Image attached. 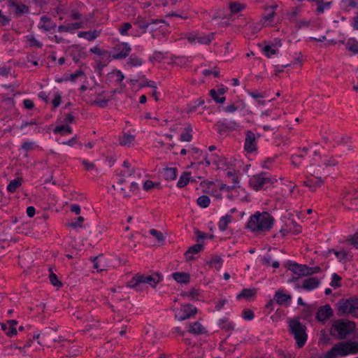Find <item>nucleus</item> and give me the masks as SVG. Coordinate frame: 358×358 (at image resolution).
Listing matches in <instances>:
<instances>
[{"label":"nucleus","instance_id":"obj_35","mask_svg":"<svg viewBox=\"0 0 358 358\" xmlns=\"http://www.w3.org/2000/svg\"><path fill=\"white\" fill-rule=\"evenodd\" d=\"M210 200L208 196L203 195L197 199L196 203L201 208H207L210 204Z\"/></svg>","mask_w":358,"mask_h":358},{"label":"nucleus","instance_id":"obj_15","mask_svg":"<svg viewBox=\"0 0 358 358\" xmlns=\"http://www.w3.org/2000/svg\"><path fill=\"white\" fill-rule=\"evenodd\" d=\"M9 5L15 8V14L17 16L29 13V7L24 3H18L17 0H9Z\"/></svg>","mask_w":358,"mask_h":358},{"label":"nucleus","instance_id":"obj_44","mask_svg":"<svg viewBox=\"0 0 358 358\" xmlns=\"http://www.w3.org/2000/svg\"><path fill=\"white\" fill-rule=\"evenodd\" d=\"M49 278H50V281L52 285L56 286V287H62V282L58 280L56 274L51 272Z\"/></svg>","mask_w":358,"mask_h":358},{"label":"nucleus","instance_id":"obj_19","mask_svg":"<svg viewBox=\"0 0 358 358\" xmlns=\"http://www.w3.org/2000/svg\"><path fill=\"white\" fill-rule=\"evenodd\" d=\"M203 248V245L200 243H197L194 245L188 248V250L185 252V255L186 257V260L187 262L193 260L194 258L191 254H197L199 253Z\"/></svg>","mask_w":358,"mask_h":358},{"label":"nucleus","instance_id":"obj_9","mask_svg":"<svg viewBox=\"0 0 358 358\" xmlns=\"http://www.w3.org/2000/svg\"><path fill=\"white\" fill-rule=\"evenodd\" d=\"M333 315V310L329 304L320 306L317 311L316 318L320 322H324Z\"/></svg>","mask_w":358,"mask_h":358},{"label":"nucleus","instance_id":"obj_30","mask_svg":"<svg viewBox=\"0 0 358 358\" xmlns=\"http://www.w3.org/2000/svg\"><path fill=\"white\" fill-rule=\"evenodd\" d=\"M177 177V169L176 168H165L164 178L166 180H173Z\"/></svg>","mask_w":358,"mask_h":358},{"label":"nucleus","instance_id":"obj_10","mask_svg":"<svg viewBox=\"0 0 358 358\" xmlns=\"http://www.w3.org/2000/svg\"><path fill=\"white\" fill-rule=\"evenodd\" d=\"M287 266L289 270L298 275H308L309 271H310L308 266L296 262H289Z\"/></svg>","mask_w":358,"mask_h":358},{"label":"nucleus","instance_id":"obj_57","mask_svg":"<svg viewBox=\"0 0 358 358\" xmlns=\"http://www.w3.org/2000/svg\"><path fill=\"white\" fill-rule=\"evenodd\" d=\"M90 52H92V53H94V54H96V55H106L107 53L106 51L105 50H101L99 47L97 46H95L92 48L90 49Z\"/></svg>","mask_w":358,"mask_h":358},{"label":"nucleus","instance_id":"obj_14","mask_svg":"<svg viewBox=\"0 0 358 358\" xmlns=\"http://www.w3.org/2000/svg\"><path fill=\"white\" fill-rule=\"evenodd\" d=\"M180 310L183 313L178 318L180 321L189 319L190 317L194 315L197 312L196 308L190 304L182 305Z\"/></svg>","mask_w":358,"mask_h":358},{"label":"nucleus","instance_id":"obj_31","mask_svg":"<svg viewBox=\"0 0 358 358\" xmlns=\"http://www.w3.org/2000/svg\"><path fill=\"white\" fill-rule=\"evenodd\" d=\"M255 294H256L255 288L243 289L242 290V292L237 296V299H239L243 298V299H249L250 298L255 296Z\"/></svg>","mask_w":358,"mask_h":358},{"label":"nucleus","instance_id":"obj_48","mask_svg":"<svg viewBox=\"0 0 358 358\" xmlns=\"http://www.w3.org/2000/svg\"><path fill=\"white\" fill-rule=\"evenodd\" d=\"M150 234L155 237L158 241L161 242L164 241V235L162 232L157 231V229H152L150 231Z\"/></svg>","mask_w":358,"mask_h":358},{"label":"nucleus","instance_id":"obj_18","mask_svg":"<svg viewBox=\"0 0 358 358\" xmlns=\"http://www.w3.org/2000/svg\"><path fill=\"white\" fill-rule=\"evenodd\" d=\"M315 177L317 178L316 181H313V180L310 179L308 177H307V180L303 182V185L308 187L313 192H315L316 190L317 187H321L324 183V179L319 176Z\"/></svg>","mask_w":358,"mask_h":358},{"label":"nucleus","instance_id":"obj_11","mask_svg":"<svg viewBox=\"0 0 358 358\" xmlns=\"http://www.w3.org/2000/svg\"><path fill=\"white\" fill-rule=\"evenodd\" d=\"M117 52L113 55L115 59H122L126 58L131 51V48L127 43H122L116 47Z\"/></svg>","mask_w":358,"mask_h":358},{"label":"nucleus","instance_id":"obj_12","mask_svg":"<svg viewBox=\"0 0 358 358\" xmlns=\"http://www.w3.org/2000/svg\"><path fill=\"white\" fill-rule=\"evenodd\" d=\"M256 137L255 134L252 131H247L245 132V150L251 152L256 150Z\"/></svg>","mask_w":358,"mask_h":358},{"label":"nucleus","instance_id":"obj_6","mask_svg":"<svg viewBox=\"0 0 358 358\" xmlns=\"http://www.w3.org/2000/svg\"><path fill=\"white\" fill-rule=\"evenodd\" d=\"M337 306L339 315L353 314L358 310V299L355 297L342 299L337 303Z\"/></svg>","mask_w":358,"mask_h":358},{"label":"nucleus","instance_id":"obj_26","mask_svg":"<svg viewBox=\"0 0 358 358\" xmlns=\"http://www.w3.org/2000/svg\"><path fill=\"white\" fill-rule=\"evenodd\" d=\"M99 35V31L94 30L93 31H82L78 34V36L80 38H85V39L92 41L96 38Z\"/></svg>","mask_w":358,"mask_h":358},{"label":"nucleus","instance_id":"obj_29","mask_svg":"<svg viewBox=\"0 0 358 358\" xmlns=\"http://www.w3.org/2000/svg\"><path fill=\"white\" fill-rule=\"evenodd\" d=\"M192 131V129L190 125L186 127L180 135V141L187 142L191 141L192 139V135L191 134Z\"/></svg>","mask_w":358,"mask_h":358},{"label":"nucleus","instance_id":"obj_49","mask_svg":"<svg viewBox=\"0 0 358 358\" xmlns=\"http://www.w3.org/2000/svg\"><path fill=\"white\" fill-rule=\"evenodd\" d=\"M108 100L102 99H96L94 101L92 102V105L98 106L100 108H105L108 106Z\"/></svg>","mask_w":358,"mask_h":358},{"label":"nucleus","instance_id":"obj_5","mask_svg":"<svg viewBox=\"0 0 358 358\" xmlns=\"http://www.w3.org/2000/svg\"><path fill=\"white\" fill-rule=\"evenodd\" d=\"M329 353L341 356L358 353V341L340 342L332 348Z\"/></svg>","mask_w":358,"mask_h":358},{"label":"nucleus","instance_id":"obj_34","mask_svg":"<svg viewBox=\"0 0 358 358\" xmlns=\"http://www.w3.org/2000/svg\"><path fill=\"white\" fill-rule=\"evenodd\" d=\"M214 33H211L209 35L198 36L197 41L201 44L208 45L214 39Z\"/></svg>","mask_w":358,"mask_h":358},{"label":"nucleus","instance_id":"obj_54","mask_svg":"<svg viewBox=\"0 0 358 358\" xmlns=\"http://www.w3.org/2000/svg\"><path fill=\"white\" fill-rule=\"evenodd\" d=\"M243 317L245 320H252L254 318V313L251 310H245L243 313Z\"/></svg>","mask_w":358,"mask_h":358},{"label":"nucleus","instance_id":"obj_63","mask_svg":"<svg viewBox=\"0 0 358 358\" xmlns=\"http://www.w3.org/2000/svg\"><path fill=\"white\" fill-rule=\"evenodd\" d=\"M71 211L75 213L76 215H79L80 213L81 209L79 205L73 204L71 206Z\"/></svg>","mask_w":358,"mask_h":358},{"label":"nucleus","instance_id":"obj_45","mask_svg":"<svg viewBox=\"0 0 358 358\" xmlns=\"http://www.w3.org/2000/svg\"><path fill=\"white\" fill-rule=\"evenodd\" d=\"M131 28V24L129 22L123 23L119 28L120 33L123 36L127 35V31Z\"/></svg>","mask_w":358,"mask_h":358},{"label":"nucleus","instance_id":"obj_32","mask_svg":"<svg viewBox=\"0 0 358 358\" xmlns=\"http://www.w3.org/2000/svg\"><path fill=\"white\" fill-rule=\"evenodd\" d=\"M190 180V173L189 172H184L182 175L180 176L178 182V187H185Z\"/></svg>","mask_w":358,"mask_h":358},{"label":"nucleus","instance_id":"obj_28","mask_svg":"<svg viewBox=\"0 0 358 358\" xmlns=\"http://www.w3.org/2000/svg\"><path fill=\"white\" fill-rule=\"evenodd\" d=\"M22 178H17L15 180H11L7 186V190L9 192H15L17 188L21 186Z\"/></svg>","mask_w":358,"mask_h":358},{"label":"nucleus","instance_id":"obj_39","mask_svg":"<svg viewBox=\"0 0 358 358\" xmlns=\"http://www.w3.org/2000/svg\"><path fill=\"white\" fill-rule=\"evenodd\" d=\"M209 93H210V95L212 97V99L216 103H223L224 102L225 97L224 96L220 97L218 96L219 94L217 93V92L215 90H211Z\"/></svg>","mask_w":358,"mask_h":358},{"label":"nucleus","instance_id":"obj_60","mask_svg":"<svg viewBox=\"0 0 358 358\" xmlns=\"http://www.w3.org/2000/svg\"><path fill=\"white\" fill-rule=\"evenodd\" d=\"M84 75V72L82 70H79L74 73L71 74L70 79L71 81H75L76 78Z\"/></svg>","mask_w":358,"mask_h":358},{"label":"nucleus","instance_id":"obj_3","mask_svg":"<svg viewBox=\"0 0 358 358\" xmlns=\"http://www.w3.org/2000/svg\"><path fill=\"white\" fill-rule=\"evenodd\" d=\"M160 280L161 277L157 273L151 275H144L138 273L127 283V286L131 288H135L137 291H140L141 290V289L139 288L141 284L147 283L155 288Z\"/></svg>","mask_w":358,"mask_h":358},{"label":"nucleus","instance_id":"obj_7","mask_svg":"<svg viewBox=\"0 0 358 358\" xmlns=\"http://www.w3.org/2000/svg\"><path fill=\"white\" fill-rule=\"evenodd\" d=\"M55 329H46L41 334V336H42V338L41 340H39L40 338V336H41V334H34V337L33 338L34 339H37L38 340V343L41 345H43L46 342H48L49 340H50L51 338L55 341V342H59L60 341V339H57L55 336H54V334L55 333Z\"/></svg>","mask_w":358,"mask_h":358},{"label":"nucleus","instance_id":"obj_50","mask_svg":"<svg viewBox=\"0 0 358 358\" xmlns=\"http://www.w3.org/2000/svg\"><path fill=\"white\" fill-rule=\"evenodd\" d=\"M10 21V19L5 15L1 10H0V23L3 26L8 25Z\"/></svg>","mask_w":358,"mask_h":358},{"label":"nucleus","instance_id":"obj_55","mask_svg":"<svg viewBox=\"0 0 358 358\" xmlns=\"http://www.w3.org/2000/svg\"><path fill=\"white\" fill-rule=\"evenodd\" d=\"M268 11V13L264 16L263 19L264 20L265 22H271L275 13V11L273 10V9H271V10Z\"/></svg>","mask_w":358,"mask_h":358},{"label":"nucleus","instance_id":"obj_2","mask_svg":"<svg viewBox=\"0 0 358 358\" xmlns=\"http://www.w3.org/2000/svg\"><path fill=\"white\" fill-rule=\"evenodd\" d=\"M355 329V324L345 320H337L331 325V335L337 339H344L348 335L353 332Z\"/></svg>","mask_w":358,"mask_h":358},{"label":"nucleus","instance_id":"obj_56","mask_svg":"<svg viewBox=\"0 0 358 358\" xmlns=\"http://www.w3.org/2000/svg\"><path fill=\"white\" fill-rule=\"evenodd\" d=\"M238 109V106L235 103H231L224 108V111L227 113H234Z\"/></svg>","mask_w":358,"mask_h":358},{"label":"nucleus","instance_id":"obj_38","mask_svg":"<svg viewBox=\"0 0 358 358\" xmlns=\"http://www.w3.org/2000/svg\"><path fill=\"white\" fill-rule=\"evenodd\" d=\"M287 227H289V230L294 234H298L301 231V226L294 221H292Z\"/></svg>","mask_w":358,"mask_h":358},{"label":"nucleus","instance_id":"obj_24","mask_svg":"<svg viewBox=\"0 0 358 358\" xmlns=\"http://www.w3.org/2000/svg\"><path fill=\"white\" fill-rule=\"evenodd\" d=\"M346 48L353 55L358 54V41L354 38H349L345 44Z\"/></svg>","mask_w":358,"mask_h":358},{"label":"nucleus","instance_id":"obj_58","mask_svg":"<svg viewBox=\"0 0 358 358\" xmlns=\"http://www.w3.org/2000/svg\"><path fill=\"white\" fill-rule=\"evenodd\" d=\"M153 187H155V185H154V182L151 180H148L143 184V189L145 191H148V190L152 189Z\"/></svg>","mask_w":358,"mask_h":358},{"label":"nucleus","instance_id":"obj_52","mask_svg":"<svg viewBox=\"0 0 358 358\" xmlns=\"http://www.w3.org/2000/svg\"><path fill=\"white\" fill-rule=\"evenodd\" d=\"M24 107L27 110H31L34 108V102L30 99H24L23 101Z\"/></svg>","mask_w":358,"mask_h":358},{"label":"nucleus","instance_id":"obj_13","mask_svg":"<svg viewBox=\"0 0 358 358\" xmlns=\"http://www.w3.org/2000/svg\"><path fill=\"white\" fill-rule=\"evenodd\" d=\"M159 23H165V21L163 20H151L150 21H146L143 17L139 16L136 18L134 24L140 29H143V32H145L149 26Z\"/></svg>","mask_w":358,"mask_h":358},{"label":"nucleus","instance_id":"obj_40","mask_svg":"<svg viewBox=\"0 0 358 358\" xmlns=\"http://www.w3.org/2000/svg\"><path fill=\"white\" fill-rule=\"evenodd\" d=\"M127 64L131 66H141L143 64V61L141 59L138 58L136 56H131L130 58L127 61Z\"/></svg>","mask_w":358,"mask_h":358},{"label":"nucleus","instance_id":"obj_51","mask_svg":"<svg viewBox=\"0 0 358 358\" xmlns=\"http://www.w3.org/2000/svg\"><path fill=\"white\" fill-rule=\"evenodd\" d=\"M211 74L213 75L215 77H219L220 71H217V70L211 71V70H208V69H206L203 71V75L204 76H208Z\"/></svg>","mask_w":358,"mask_h":358},{"label":"nucleus","instance_id":"obj_53","mask_svg":"<svg viewBox=\"0 0 358 358\" xmlns=\"http://www.w3.org/2000/svg\"><path fill=\"white\" fill-rule=\"evenodd\" d=\"M337 164H338L337 160L334 157H331L324 162V165L326 167H329V166H335Z\"/></svg>","mask_w":358,"mask_h":358},{"label":"nucleus","instance_id":"obj_16","mask_svg":"<svg viewBox=\"0 0 358 358\" xmlns=\"http://www.w3.org/2000/svg\"><path fill=\"white\" fill-rule=\"evenodd\" d=\"M292 299L289 294H286L282 290H278L274 296V300L280 305L287 306Z\"/></svg>","mask_w":358,"mask_h":358},{"label":"nucleus","instance_id":"obj_25","mask_svg":"<svg viewBox=\"0 0 358 358\" xmlns=\"http://www.w3.org/2000/svg\"><path fill=\"white\" fill-rule=\"evenodd\" d=\"M190 329L189 331L193 334H202L206 333L205 328L199 322H194L192 325H190Z\"/></svg>","mask_w":358,"mask_h":358},{"label":"nucleus","instance_id":"obj_17","mask_svg":"<svg viewBox=\"0 0 358 358\" xmlns=\"http://www.w3.org/2000/svg\"><path fill=\"white\" fill-rule=\"evenodd\" d=\"M71 55L76 63H78L80 59L87 57V54L83 52L80 48L76 45L71 47Z\"/></svg>","mask_w":358,"mask_h":358},{"label":"nucleus","instance_id":"obj_27","mask_svg":"<svg viewBox=\"0 0 358 358\" xmlns=\"http://www.w3.org/2000/svg\"><path fill=\"white\" fill-rule=\"evenodd\" d=\"M232 217L231 215H227L220 218L218 222V227L221 231H224L227 229L228 224L231 222Z\"/></svg>","mask_w":358,"mask_h":358},{"label":"nucleus","instance_id":"obj_4","mask_svg":"<svg viewBox=\"0 0 358 358\" xmlns=\"http://www.w3.org/2000/svg\"><path fill=\"white\" fill-rule=\"evenodd\" d=\"M289 328L290 332L294 335L298 346L299 348L303 347L307 339L306 327L298 320L293 319L289 321Z\"/></svg>","mask_w":358,"mask_h":358},{"label":"nucleus","instance_id":"obj_36","mask_svg":"<svg viewBox=\"0 0 358 358\" xmlns=\"http://www.w3.org/2000/svg\"><path fill=\"white\" fill-rule=\"evenodd\" d=\"M209 266L220 270L222 265V259L220 257L213 258L208 263Z\"/></svg>","mask_w":358,"mask_h":358},{"label":"nucleus","instance_id":"obj_33","mask_svg":"<svg viewBox=\"0 0 358 358\" xmlns=\"http://www.w3.org/2000/svg\"><path fill=\"white\" fill-rule=\"evenodd\" d=\"M134 140V136L127 134H124L120 138V145L122 146L130 144Z\"/></svg>","mask_w":358,"mask_h":358},{"label":"nucleus","instance_id":"obj_64","mask_svg":"<svg viewBox=\"0 0 358 358\" xmlns=\"http://www.w3.org/2000/svg\"><path fill=\"white\" fill-rule=\"evenodd\" d=\"M27 214L29 217H32L35 215V208L33 206H29L27 208Z\"/></svg>","mask_w":358,"mask_h":358},{"label":"nucleus","instance_id":"obj_20","mask_svg":"<svg viewBox=\"0 0 358 358\" xmlns=\"http://www.w3.org/2000/svg\"><path fill=\"white\" fill-rule=\"evenodd\" d=\"M320 284V280L318 278L313 277L306 279L303 281V283L301 288L306 289V290H311L315 287H317Z\"/></svg>","mask_w":358,"mask_h":358},{"label":"nucleus","instance_id":"obj_8","mask_svg":"<svg viewBox=\"0 0 358 358\" xmlns=\"http://www.w3.org/2000/svg\"><path fill=\"white\" fill-rule=\"evenodd\" d=\"M271 180L269 178L265 177V173H262L257 176H253L250 180V186L255 189L256 191H258L261 189L264 185L266 182H270Z\"/></svg>","mask_w":358,"mask_h":358},{"label":"nucleus","instance_id":"obj_1","mask_svg":"<svg viewBox=\"0 0 358 358\" xmlns=\"http://www.w3.org/2000/svg\"><path fill=\"white\" fill-rule=\"evenodd\" d=\"M273 219L271 215L266 212L263 213H256L250 217L247 226L252 231H267L273 225Z\"/></svg>","mask_w":358,"mask_h":358},{"label":"nucleus","instance_id":"obj_61","mask_svg":"<svg viewBox=\"0 0 358 358\" xmlns=\"http://www.w3.org/2000/svg\"><path fill=\"white\" fill-rule=\"evenodd\" d=\"M61 103V96L59 94H56L54 99L52 100V104L55 108L59 106Z\"/></svg>","mask_w":358,"mask_h":358},{"label":"nucleus","instance_id":"obj_59","mask_svg":"<svg viewBox=\"0 0 358 358\" xmlns=\"http://www.w3.org/2000/svg\"><path fill=\"white\" fill-rule=\"evenodd\" d=\"M348 241L353 245H358V234H355L353 236H350Z\"/></svg>","mask_w":358,"mask_h":358},{"label":"nucleus","instance_id":"obj_46","mask_svg":"<svg viewBox=\"0 0 358 358\" xmlns=\"http://www.w3.org/2000/svg\"><path fill=\"white\" fill-rule=\"evenodd\" d=\"M329 252H333L334 253V255L338 258H339L341 260L346 259L347 256H348V252L345 250H341L340 251H337L334 249H332V250H329Z\"/></svg>","mask_w":358,"mask_h":358},{"label":"nucleus","instance_id":"obj_47","mask_svg":"<svg viewBox=\"0 0 358 358\" xmlns=\"http://www.w3.org/2000/svg\"><path fill=\"white\" fill-rule=\"evenodd\" d=\"M341 280V277L336 273H334L332 276V280L331 285L334 287H339L341 284L339 282Z\"/></svg>","mask_w":358,"mask_h":358},{"label":"nucleus","instance_id":"obj_22","mask_svg":"<svg viewBox=\"0 0 358 358\" xmlns=\"http://www.w3.org/2000/svg\"><path fill=\"white\" fill-rule=\"evenodd\" d=\"M173 278L179 283L187 284L190 280V275L187 273L176 272L172 274Z\"/></svg>","mask_w":358,"mask_h":358},{"label":"nucleus","instance_id":"obj_23","mask_svg":"<svg viewBox=\"0 0 358 358\" xmlns=\"http://www.w3.org/2000/svg\"><path fill=\"white\" fill-rule=\"evenodd\" d=\"M83 22H80L68 24L66 25H60L58 27V31L60 32L71 31L72 30L78 29L83 27Z\"/></svg>","mask_w":358,"mask_h":358},{"label":"nucleus","instance_id":"obj_62","mask_svg":"<svg viewBox=\"0 0 358 358\" xmlns=\"http://www.w3.org/2000/svg\"><path fill=\"white\" fill-rule=\"evenodd\" d=\"M83 164L85 166V168L87 171L92 170L94 167V164L93 163L90 162L87 160H83Z\"/></svg>","mask_w":358,"mask_h":358},{"label":"nucleus","instance_id":"obj_21","mask_svg":"<svg viewBox=\"0 0 358 358\" xmlns=\"http://www.w3.org/2000/svg\"><path fill=\"white\" fill-rule=\"evenodd\" d=\"M41 21L43 22V24L39 26V28L43 29L46 31H50L52 29L56 27V23L54 22L51 18L47 16H42L41 17Z\"/></svg>","mask_w":358,"mask_h":358},{"label":"nucleus","instance_id":"obj_37","mask_svg":"<svg viewBox=\"0 0 358 358\" xmlns=\"http://www.w3.org/2000/svg\"><path fill=\"white\" fill-rule=\"evenodd\" d=\"M84 222V217L82 216H79L77 217L76 221L74 222H69L66 225L69 227L76 229L78 227L83 228V223Z\"/></svg>","mask_w":358,"mask_h":358},{"label":"nucleus","instance_id":"obj_43","mask_svg":"<svg viewBox=\"0 0 358 358\" xmlns=\"http://www.w3.org/2000/svg\"><path fill=\"white\" fill-rule=\"evenodd\" d=\"M54 132L56 134L62 133V134H64V133L70 134L72 132V129L69 126L62 125L55 127V129H54Z\"/></svg>","mask_w":358,"mask_h":358},{"label":"nucleus","instance_id":"obj_42","mask_svg":"<svg viewBox=\"0 0 358 358\" xmlns=\"http://www.w3.org/2000/svg\"><path fill=\"white\" fill-rule=\"evenodd\" d=\"M244 6L238 2H231L229 4V9L233 13H238L243 9Z\"/></svg>","mask_w":358,"mask_h":358},{"label":"nucleus","instance_id":"obj_41","mask_svg":"<svg viewBox=\"0 0 358 358\" xmlns=\"http://www.w3.org/2000/svg\"><path fill=\"white\" fill-rule=\"evenodd\" d=\"M263 51L267 57H271V55H275L278 52L277 49L273 45H266Z\"/></svg>","mask_w":358,"mask_h":358}]
</instances>
